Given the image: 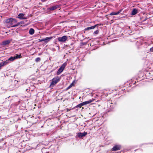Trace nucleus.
I'll list each match as a JSON object with an SVG mask.
<instances>
[{"label":"nucleus","mask_w":153,"mask_h":153,"mask_svg":"<svg viewBox=\"0 0 153 153\" xmlns=\"http://www.w3.org/2000/svg\"><path fill=\"white\" fill-rule=\"evenodd\" d=\"M150 50V51H153V47L152 48H151Z\"/></svg>","instance_id":"nucleus-26"},{"label":"nucleus","mask_w":153,"mask_h":153,"mask_svg":"<svg viewBox=\"0 0 153 153\" xmlns=\"http://www.w3.org/2000/svg\"><path fill=\"white\" fill-rule=\"evenodd\" d=\"M97 26V25H96L94 26H92L91 27H88L86 28L85 29V30H91V29H94L96 27V26Z\"/></svg>","instance_id":"nucleus-14"},{"label":"nucleus","mask_w":153,"mask_h":153,"mask_svg":"<svg viewBox=\"0 0 153 153\" xmlns=\"http://www.w3.org/2000/svg\"><path fill=\"white\" fill-rule=\"evenodd\" d=\"M69 111V110L68 109L67 110V111Z\"/></svg>","instance_id":"nucleus-27"},{"label":"nucleus","mask_w":153,"mask_h":153,"mask_svg":"<svg viewBox=\"0 0 153 153\" xmlns=\"http://www.w3.org/2000/svg\"><path fill=\"white\" fill-rule=\"evenodd\" d=\"M60 79L58 77L53 78L52 80V82L51 84V86L55 85L59 80Z\"/></svg>","instance_id":"nucleus-4"},{"label":"nucleus","mask_w":153,"mask_h":153,"mask_svg":"<svg viewBox=\"0 0 153 153\" xmlns=\"http://www.w3.org/2000/svg\"><path fill=\"white\" fill-rule=\"evenodd\" d=\"M51 38H52V37H47L46 38L44 39H39V42L43 41H46L48 39V40H50Z\"/></svg>","instance_id":"nucleus-15"},{"label":"nucleus","mask_w":153,"mask_h":153,"mask_svg":"<svg viewBox=\"0 0 153 153\" xmlns=\"http://www.w3.org/2000/svg\"><path fill=\"white\" fill-rule=\"evenodd\" d=\"M59 6L58 5H56L54 6H53L51 7V8H48V9L49 10H50L51 11L53 10H55L56 9H57V8H58Z\"/></svg>","instance_id":"nucleus-13"},{"label":"nucleus","mask_w":153,"mask_h":153,"mask_svg":"<svg viewBox=\"0 0 153 153\" xmlns=\"http://www.w3.org/2000/svg\"><path fill=\"white\" fill-rule=\"evenodd\" d=\"M98 31L97 30H96V31H95L94 32V33H95V34H97V33H98Z\"/></svg>","instance_id":"nucleus-25"},{"label":"nucleus","mask_w":153,"mask_h":153,"mask_svg":"<svg viewBox=\"0 0 153 153\" xmlns=\"http://www.w3.org/2000/svg\"><path fill=\"white\" fill-rule=\"evenodd\" d=\"M121 148V146L120 145L115 146L112 148V151H117L120 150Z\"/></svg>","instance_id":"nucleus-10"},{"label":"nucleus","mask_w":153,"mask_h":153,"mask_svg":"<svg viewBox=\"0 0 153 153\" xmlns=\"http://www.w3.org/2000/svg\"><path fill=\"white\" fill-rule=\"evenodd\" d=\"M23 23V22H21L19 23H17L16 24L14 25H13V27H16L18 26L19 25L22 24Z\"/></svg>","instance_id":"nucleus-20"},{"label":"nucleus","mask_w":153,"mask_h":153,"mask_svg":"<svg viewBox=\"0 0 153 153\" xmlns=\"http://www.w3.org/2000/svg\"><path fill=\"white\" fill-rule=\"evenodd\" d=\"M122 11V10H120L117 12H113L110 13V15H117L119 14Z\"/></svg>","instance_id":"nucleus-12"},{"label":"nucleus","mask_w":153,"mask_h":153,"mask_svg":"<svg viewBox=\"0 0 153 153\" xmlns=\"http://www.w3.org/2000/svg\"><path fill=\"white\" fill-rule=\"evenodd\" d=\"M87 134V133L86 132H84V133H79L77 134L78 136L79 137H83L85 136Z\"/></svg>","instance_id":"nucleus-11"},{"label":"nucleus","mask_w":153,"mask_h":153,"mask_svg":"<svg viewBox=\"0 0 153 153\" xmlns=\"http://www.w3.org/2000/svg\"><path fill=\"white\" fill-rule=\"evenodd\" d=\"M13 20V19L12 18H9L6 19V23L7 24V27H13V25H12V21Z\"/></svg>","instance_id":"nucleus-2"},{"label":"nucleus","mask_w":153,"mask_h":153,"mask_svg":"<svg viewBox=\"0 0 153 153\" xmlns=\"http://www.w3.org/2000/svg\"><path fill=\"white\" fill-rule=\"evenodd\" d=\"M67 37L66 36H63L62 37H59L57 38V39L60 42H64L67 39Z\"/></svg>","instance_id":"nucleus-5"},{"label":"nucleus","mask_w":153,"mask_h":153,"mask_svg":"<svg viewBox=\"0 0 153 153\" xmlns=\"http://www.w3.org/2000/svg\"><path fill=\"white\" fill-rule=\"evenodd\" d=\"M74 85V84L73 83H72L68 87V89H69L70 88H71V87H72V86H73Z\"/></svg>","instance_id":"nucleus-24"},{"label":"nucleus","mask_w":153,"mask_h":153,"mask_svg":"<svg viewBox=\"0 0 153 153\" xmlns=\"http://www.w3.org/2000/svg\"><path fill=\"white\" fill-rule=\"evenodd\" d=\"M14 57L15 58V59L17 58H20L21 57V54L20 55H18L16 54V56H14Z\"/></svg>","instance_id":"nucleus-21"},{"label":"nucleus","mask_w":153,"mask_h":153,"mask_svg":"<svg viewBox=\"0 0 153 153\" xmlns=\"http://www.w3.org/2000/svg\"><path fill=\"white\" fill-rule=\"evenodd\" d=\"M25 14L23 13H20L18 16V18L21 19H27L26 16H25Z\"/></svg>","instance_id":"nucleus-6"},{"label":"nucleus","mask_w":153,"mask_h":153,"mask_svg":"<svg viewBox=\"0 0 153 153\" xmlns=\"http://www.w3.org/2000/svg\"><path fill=\"white\" fill-rule=\"evenodd\" d=\"M29 33L31 35L33 34L34 33V30L33 28H31L30 29L29 31Z\"/></svg>","instance_id":"nucleus-16"},{"label":"nucleus","mask_w":153,"mask_h":153,"mask_svg":"<svg viewBox=\"0 0 153 153\" xmlns=\"http://www.w3.org/2000/svg\"><path fill=\"white\" fill-rule=\"evenodd\" d=\"M83 106L82 103L79 104L77 105V107L81 108L82 106Z\"/></svg>","instance_id":"nucleus-23"},{"label":"nucleus","mask_w":153,"mask_h":153,"mask_svg":"<svg viewBox=\"0 0 153 153\" xmlns=\"http://www.w3.org/2000/svg\"><path fill=\"white\" fill-rule=\"evenodd\" d=\"M66 65L67 64L66 63H65L63 64L59 69L57 72V75H59L63 71Z\"/></svg>","instance_id":"nucleus-1"},{"label":"nucleus","mask_w":153,"mask_h":153,"mask_svg":"<svg viewBox=\"0 0 153 153\" xmlns=\"http://www.w3.org/2000/svg\"><path fill=\"white\" fill-rule=\"evenodd\" d=\"M94 100V99H92V100H90L88 101L83 102H82V105L83 106L89 104L90 103L93 101Z\"/></svg>","instance_id":"nucleus-8"},{"label":"nucleus","mask_w":153,"mask_h":153,"mask_svg":"<svg viewBox=\"0 0 153 153\" xmlns=\"http://www.w3.org/2000/svg\"><path fill=\"white\" fill-rule=\"evenodd\" d=\"M1 69L0 68V70Z\"/></svg>","instance_id":"nucleus-28"},{"label":"nucleus","mask_w":153,"mask_h":153,"mask_svg":"<svg viewBox=\"0 0 153 153\" xmlns=\"http://www.w3.org/2000/svg\"><path fill=\"white\" fill-rule=\"evenodd\" d=\"M10 42V40H7L3 41L1 43V45L3 46H5L9 44Z\"/></svg>","instance_id":"nucleus-7"},{"label":"nucleus","mask_w":153,"mask_h":153,"mask_svg":"<svg viewBox=\"0 0 153 153\" xmlns=\"http://www.w3.org/2000/svg\"><path fill=\"white\" fill-rule=\"evenodd\" d=\"M137 10L136 9H134L132 10V15H134L136 14H137Z\"/></svg>","instance_id":"nucleus-18"},{"label":"nucleus","mask_w":153,"mask_h":153,"mask_svg":"<svg viewBox=\"0 0 153 153\" xmlns=\"http://www.w3.org/2000/svg\"><path fill=\"white\" fill-rule=\"evenodd\" d=\"M40 60V58L39 57L36 58L35 59V61L36 62H39Z\"/></svg>","instance_id":"nucleus-22"},{"label":"nucleus","mask_w":153,"mask_h":153,"mask_svg":"<svg viewBox=\"0 0 153 153\" xmlns=\"http://www.w3.org/2000/svg\"><path fill=\"white\" fill-rule=\"evenodd\" d=\"M15 59V58L14 57H10L8 59V61H13Z\"/></svg>","instance_id":"nucleus-19"},{"label":"nucleus","mask_w":153,"mask_h":153,"mask_svg":"<svg viewBox=\"0 0 153 153\" xmlns=\"http://www.w3.org/2000/svg\"><path fill=\"white\" fill-rule=\"evenodd\" d=\"M9 63V61L8 60H7L3 62H1L0 63V68L1 69V67L4 65H5Z\"/></svg>","instance_id":"nucleus-9"},{"label":"nucleus","mask_w":153,"mask_h":153,"mask_svg":"<svg viewBox=\"0 0 153 153\" xmlns=\"http://www.w3.org/2000/svg\"><path fill=\"white\" fill-rule=\"evenodd\" d=\"M13 20V19L12 18H9L6 19V23L7 24V27H13V25H12V21Z\"/></svg>","instance_id":"nucleus-3"},{"label":"nucleus","mask_w":153,"mask_h":153,"mask_svg":"<svg viewBox=\"0 0 153 153\" xmlns=\"http://www.w3.org/2000/svg\"><path fill=\"white\" fill-rule=\"evenodd\" d=\"M12 25L13 26L14 25H15V24H17V23H17V21L15 19H13V20H12Z\"/></svg>","instance_id":"nucleus-17"}]
</instances>
